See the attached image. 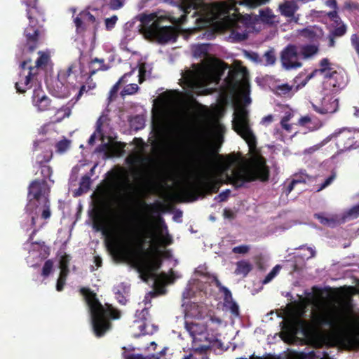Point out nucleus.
Wrapping results in <instances>:
<instances>
[{
    "label": "nucleus",
    "instance_id": "nucleus-1",
    "mask_svg": "<svg viewBox=\"0 0 359 359\" xmlns=\"http://www.w3.org/2000/svg\"><path fill=\"white\" fill-rule=\"evenodd\" d=\"M238 163L239 157L236 154L223 156L218 154V151L214 148L208 147L200 152L194 160V163L201 174L199 183L184 189V194L193 201L200 194L218 192L219 182L212 176L214 168L220 175H225L229 182L236 188H241L245 182L256 180L262 182L269 180V170L264 159L256 160L251 169L233 170L231 175H229L231 167Z\"/></svg>",
    "mask_w": 359,
    "mask_h": 359
},
{
    "label": "nucleus",
    "instance_id": "nucleus-2",
    "mask_svg": "<svg viewBox=\"0 0 359 359\" xmlns=\"http://www.w3.org/2000/svg\"><path fill=\"white\" fill-rule=\"evenodd\" d=\"M160 220L163 222V226L166 231L165 235H161L157 238L155 233L147 228V222L142 219L140 224L143 231L139 233L138 246L136 250L129 248L120 240L114 238L108 243V248L116 255L129 260L132 265L142 273L149 267L147 257L151 252H157L158 246L165 248L173 243L172 236L168 232L167 226L161 217Z\"/></svg>",
    "mask_w": 359,
    "mask_h": 359
},
{
    "label": "nucleus",
    "instance_id": "nucleus-3",
    "mask_svg": "<svg viewBox=\"0 0 359 359\" xmlns=\"http://www.w3.org/2000/svg\"><path fill=\"white\" fill-rule=\"evenodd\" d=\"M79 292L89 308L92 327L95 336L103 337L112 328L111 320H118L121 317V311L110 304L106 303L102 305L97 294L89 287H82Z\"/></svg>",
    "mask_w": 359,
    "mask_h": 359
},
{
    "label": "nucleus",
    "instance_id": "nucleus-4",
    "mask_svg": "<svg viewBox=\"0 0 359 359\" xmlns=\"http://www.w3.org/2000/svg\"><path fill=\"white\" fill-rule=\"evenodd\" d=\"M22 2L27 6L26 13L29 20V25L24 30L25 46L29 53H32L39 43L41 28L45 22L44 13L38 5V0H23Z\"/></svg>",
    "mask_w": 359,
    "mask_h": 359
},
{
    "label": "nucleus",
    "instance_id": "nucleus-5",
    "mask_svg": "<svg viewBox=\"0 0 359 359\" xmlns=\"http://www.w3.org/2000/svg\"><path fill=\"white\" fill-rule=\"evenodd\" d=\"M311 321L316 328L328 327L334 330H342L351 325L352 319L350 312L332 305L313 313Z\"/></svg>",
    "mask_w": 359,
    "mask_h": 359
},
{
    "label": "nucleus",
    "instance_id": "nucleus-6",
    "mask_svg": "<svg viewBox=\"0 0 359 359\" xmlns=\"http://www.w3.org/2000/svg\"><path fill=\"white\" fill-rule=\"evenodd\" d=\"M222 70L214 66H205L197 70H187L182 75L184 84L191 90L205 87L210 84H219Z\"/></svg>",
    "mask_w": 359,
    "mask_h": 359
},
{
    "label": "nucleus",
    "instance_id": "nucleus-7",
    "mask_svg": "<svg viewBox=\"0 0 359 359\" xmlns=\"http://www.w3.org/2000/svg\"><path fill=\"white\" fill-rule=\"evenodd\" d=\"M233 128L247 142L250 149L256 147V137L250 128L248 111L245 109H241L235 113Z\"/></svg>",
    "mask_w": 359,
    "mask_h": 359
},
{
    "label": "nucleus",
    "instance_id": "nucleus-8",
    "mask_svg": "<svg viewBox=\"0 0 359 359\" xmlns=\"http://www.w3.org/2000/svg\"><path fill=\"white\" fill-rule=\"evenodd\" d=\"M358 136L355 130L343 128L330 135V140L335 138L336 146L340 151L355 149L359 146L356 137Z\"/></svg>",
    "mask_w": 359,
    "mask_h": 359
},
{
    "label": "nucleus",
    "instance_id": "nucleus-9",
    "mask_svg": "<svg viewBox=\"0 0 359 359\" xmlns=\"http://www.w3.org/2000/svg\"><path fill=\"white\" fill-rule=\"evenodd\" d=\"M181 8L184 14H188L191 10H194L193 16L198 15L199 17L196 19V23L199 27L208 26L212 20V15L210 13H203L205 11V5L201 2H198L197 0H181Z\"/></svg>",
    "mask_w": 359,
    "mask_h": 359
},
{
    "label": "nucleus",
    "instance_id": "nucleus-10",
    "mask_svg": "<svg viewBox=\"0 0 359 359\" xmlns=\"http://www.w3.org/2000/svg\"><path fill=\"white\" fill-rule=\"evenodd\" d=\"M148 37L155 39L159 43L175 42L177 38V32L174 27L162 26L161 21H156L149 27Z\"/></svg>",
    "mask_w": 359,
    "mask_h": 359
},
{
    "label": "nucleus",
    "instance_id": "nucleus-11",
    "mask_svg": "<svg viewBox=\"0 0 359 359\" xmlns=\"http://www.w3.org/2000/svg\"><path fill=\"white\" fill-rule=\"evenodd\" d=\"M222 324V320L215 316H210L208 320L205 323V340L209 343L208 346L202 345L199 349L202 351H206L210 348L211 346H216L220 347L222 342L218 339L219 334L218 333V327Z\"/></svg>",
    "mask_w": 359,
    "mask_h": 359
},
{
    "label": "nucleus",
    "instance_id": "nucleus-12",
    "mask_svg": "<svg viewBox=\"0 0 359 359\" xmlns=\"http://www.w3.org/2000/svg\"><path fill=\"white\" fill-rule=\"evenodd\" d=\"M50 189L45 179L33 180L28 187V197L29 198V205L34 200L41 203L47 201L48 199ZM35 203V202H34Z\"/></svg>",
    "mask_w": 359,
    "mask_h": 359
},
{
    "label": "nucleus",
    "instance_id": "nucleus-13",
    "mask_svg": "<svg viewBox=\"0 0 359 359\" xmlns=\"http://www.w3.org/2000/svg\"><path fill=\"white\" fill-rule=\"evenodd\" d=\"M346 85V77L342 72L333 70L326 74L323 81V90L334 94L344 88Z\"/></svg>",
    "mask_w": 359,
    "mask_h": 359
},
{
    "label": "nucleus",
    "instance_id": "nucleus-14",
    "mask_svg": "<svg viewBox=\"0 0 359 359\" xmlns=\"http://www.w3.org/2000/svg\"><path fill=\"white\" fill-rule=\"evenodd\" d=\"M249 73L246 67H240L230 69L225 82L229 88L235 90L248 83Z\"/></svg>",
    "mask_w": 359,
    "mask_h": 359
},
{
    "label": "nucleus",
    "instance_id": "nucleus-15",
    "mask_svg": "<svg viewBox=\"0 0 359 359\" xmlns=\"http://www.w3.org/2000/svg\"><path fill=\"white\" fill-rule=\"evenodd\" d=\"M149 316V311L147 308H144L142 310H137L135 313V320L133 321L132 327L138 329L139 332L133 334L134 337L137 338L142 335L152 334L154 332L157 331L156 326H152L151 330L147 329V320Z\"/></svg>",
    "mask_w": 359,
    "mask_h": 359
},
{
    "label": "nucleus",
    "instance_id": "nucleus-16",
    "mask_svg": "<svg viewBox=\"0 0 359 359\" xmlns=\"http://www.w3.org/2000/svg\"><path fill=\"white\" fill-rule=\"evenodd\" d=\"M298 48L295 45H287L280 53V60L283 67L287 70L297 69L302 66L299 60Z\"/></svg>",
    "mask_w": 359,
    "mask_h": 359
},
{
    "label": "nucleus",
    "instance_id": "nucleus-17",
    "mask_svg": "<svg viewBox=\"0 0 359 359\" xmlns=\"http://www.w3.org/2000/svg\"><path fill=\"white\" fill-rule=\"evenodd\" d=\"M77 35L83 36L88 27L95 25V32L97 29V23L95 17L88 11H81L73 20Z\"/></svg>",
    "mask_w": 359,
    "mask_h": 359
},
{
    "label": "nucleus",
    "instance_id": "nucleus-18",
    "mask_svg": "<svg viewBox=\"0 0 359 359\" xmlns=\"http://www.w3.org/2000/svg\"><path fill=\"white\" fill-rule=\"evenodd\" d=\"M327 92L323 90L324 96L319 105L312 102L313 109L320 114H333L337 111L339 107L338 100L332 95V93L330 94Z\"/></svg>",
    "mask_w": 359,
    "mask_h": 359
},
{
    "label": "nucleus",
    "instance_id": "nucleus-19",
    "mask_svg": "<svg viewBox=\"0 0 359 359\" xmlns=\"http://www.w3.org/2000/svg\"><path fill=\"white\" fill-rule=\"evenodd\" d=\"M32 98L33 105L39 112L57 111V108L52 104V100L44 94L41 88L34 90Z\"/></svg>",
    "mask_w": 359,
    "mask_h": 359
},
{
    "label": "nucleus",
    "instance_id": "nucleus-20",
    "mask_svg": "<svg viewBox=\"0 0 359 359\" xmlns=\"http://www.w3.org/2000/svg\"><path fill=\"white\" fill-rule=\"evenodd\" d=\"M297 79L298 77H295L293 80V83L291 85L282 83L275 86L273 93L282 97L291 98L301 88L299 84L295 85L297 83Z\"/></svg>",
    "mask_w": 359,
    "mask_h": 359
},
{
    "label": "nucleus",
    "instance_id": "nucleus-21",
    "mask_svg": "<svg viewBox=\"0 0 359 359\" xmlns=\"http://www.w3.org/2000/svg\"><path fill=\"white\" fill-rule=\"evenodd\" d=\"M34 67H29L27 74L20 73V80L15 83V87L17 92L20 93H24L26 92L27 88H30V82L32 77L34 75L33 72Z\"/></svg>",
    "mask_w": 359,
    "mask_h": 359
},
{
    "label": "nucleus",
    "instance_id": "nucleus-22",
    "mask_svg": "<svg viewBox=\"0 0 359 359\" xmlns=\"http://www.w3.org/2000/svg\"><path fill=\"white\" fill-rule=\"evenodd\" d=\"M280 14L286 18L294 17L299 9V5L296 0H285L278 6Z\"/></svg>",
    "mask_w": 359,
    "mask_h": 359
},
{
    "label": "nucleus",
    "instance_id": "nucleus-23",
    "mask_svg": "<svg viewBox=\"0 0 359 359\" xmlns=\"http://www.w3.org/2000/svg\"><path fill=\"white\" fill-rule=\"evenodd\" d=\"M314 217L317 219L320 223L324 226L334 228L340 224V219L337 215L325 216L323 212L315 213Z\"/></svg>",
    "mask_w": 359,
    "mask_h": 359
},
{
    "label": "nucleus",
    "instance_id": "nucleus-24",
    "mask_svg": "<svg viewBox=\"0 0 359 359\" xmlns=\"http://www.w3.org/2000/svg\"><path fill=\"white\" fill-rule=\"evenodd\" d=\"M155 14H142L139 16V20L141 22V29L144 32V34L148 36L149 27H150L156 21H161L159 19H156Z\"/></svg>",
    "mask_w": 359,
    "mask_h": 359
},
{
    "label": "nucleus",
    "instance_id": "nucleus-25",
    "mask_svg": "<svg viewBox=\"0 0 359 359\" xmlns=\"http://www.w3.org/2000/svg\"><path fill=\"white\" fill-rule=\"evenodd\" d=\"M93 227L97 231H102L103 234L106 235L108 232V229L106 225L105 219L103 215L97 211L93 216Z\"/></svg>",
    "mask_w": 359,
    "mask_h": 359
},
{
    "label": "nucleus",
    "instance_id": "nucleus-26",
    "mask_svg": "<svg viewBox=\"0 0 359 359\" xmlns=\"http://www.w3.org/2000/svg\"><path fill=\"white\" fill-rule=\"evenodd\" d=\"M236 268L234 273L236 275H242L243 277H246L248 273L252 270V264L247 260H241L236 262Z\"/></svg>",
    "mask_w": 359,
    "mask_h": 359
},
{
    "label": "nucleus",
    "instance_id": "nucleus-27",
    "mask_svg": "<svg viewBox=\"0 0 359 359\" xmlns=\"http://www.w3.org/2000/svg\"><path fill=\"white\" fill-rule=\"evenodd\" d=\"M270 1L271 0H234V4L254 9L269 3Z\"/></svg>",
    "mask_w": 359,
    "mask_h": 359
},
{
    "label": "nucleus",
    "instance_id": "nucleus-28",
    "mask_svg": "<svg viewBox=\"0 0 359 359\" xmlns=\"http://www.w3.org/2000/svg\"><path fill=\"white\" fill-rule=\"evenodd\" d=\"M318 46L314 44H306L300 48V54L304 58H309L318 52Z\"/></svg>",
    "mask_w": 359,
    "mask_h": 359
},
{
    "label": "nucleus",
    "instance_id": "nucleus-29",
    "mask_svg": "<svg viewBox=\"0 0 359 359\" xmlns=\"http://www.w3.org/2000/svg\"><path fill=\"white\" fill-rule=\"evenodd\" d=\"M187 327L191 335L194 337H196V335H202L203 334H205V329H207V327L205 326V324L195 323H191L187 325Z\"/></svg>",
    "mask_w": 359,
    "mask_h": 359
},
{
    "label": "nucleus",
    "instance_id": "nucleus-30",
    "mask_svg": "<svg viewBox=\"0 0 359 359\" xmlns=\"http://www.w3.org/2000/svg\"><path fill=\"white\" fill-rule=\"evenodd\" d=\"M319 67L318 69L320 72V74L322 75L323 78L325 77L326 74H329V73L334 70V68L332 67V65L328 58H323L319 62Z\"/></svg>",
    "mask_w": 359,
    "mask_h": 359
},
{
    "label": "nucleus",
    "instance_id": "nucleus-31",
    "mask_svg": "<svg viewBox=\"0 0 359 359\" xmlns=\"http://www.w3.org/2000/svg\"><path fill=\"white\" fill-rule=\"evenodd\" d=\"M139 90V86L136 83H130L126 85L122 91L121 92V95L122 97H125L126 95H132L135 94Z\"/></svg>",
    "mask_w": 359,
    "mask_h": 359
},
{
    "label": "nucleus",
    "instance_id": "nucleus-32",
    "mask_svg": "<svg viewBox=\"0 0 359 359\" xmlns=\"http://www.w3.org/2000/svg\"><path fill=\"white\" fill-rule=\"evenodd\" d=\"M259 16L262 20L266 22H270L274 18V15L269 8L260 10Z\"/></svg>",
    "mask_w": 359,
    "mask_h": 359
},
{
    "label": "nucleus",
    "instance_id": "nucleus-33",
    "mask_svg": "<svg viewBox=\"0 0 359 359\" xmlns=\"http://www.w3.org/2000/svg\"><path fill=\"white\" fill-rule=\"evenodd\" d=\"M194 55L199 57H205L208 53V46L207 44L198 45L194 51Z\"/></svg>",
    "mask_w": 359,
    "mask_h": 359
},
{
    "label": "nucleus",
    "instance_id": "nucleus-34",
    "mask_svg": "<svg viewBox=\"0 0 359 359\" xmlns=\"http://www.w3.org/2000/svg\"><path fill=\"white\" fill-rule=\"evenodd\" d=\"M91 184L90 176L85 175L81 179L79 183V190L81 192H86L89 190Z\"/></svg>",
    "mask_w": 359,
    "mask_h": 359
},
{
    "label": "nucleus",
    "instance_id": "nucleus-35",
    "mask_svg": "<svg viewBox=\"0 0 359 359\" xmlns=\"http://www.w3.org/2000/svg\"><path fill=\"white\" fill-rule=\"evenodd\" d=\"M71 142L67 139L59 141L55 144L56 151L62 154L68 150L70 147Z\"/></svg>",
    "mask_w": 359,
    "mask_h": 359
},
{
    "label": "nucleus",
    "instance_id": "nucleus-36",
    "mask_svg": "<svg viewBox=\"0 0 359 359\" xmlns=\"http://www.w3.org/2000/svg\"><path fill=\"white\" fill-rule=\"evenodd\" d=\"M104 4L111 10H117L121 8L126 0H103Z\"/></svg>",
    "mask_w": 359,
    "mask_h": 359
},
{
    "label": "nucleus",
    "instance_id": "nucleus-37",
    "mask_svg": "<svg viewBox=\"0 0 359 359\" xmlns=\"http://www.w3.org/2000/svg\"><path fill=\"white\" fill-rule=\"evenodd\" d=\"M41 203L42 204V211L41 217L43 219H48L51 216V212L50 210V201L49 200H48L47 201H43Z\"/></svg>",
    "mask_w": 359,
    "mask_h": 359
},
{
    "label": "nucleus",
    "instance_id": "nucleus-38",
    "mask_svg": "<svg viewBox=\"0 0 359 359\" xmlns=\"http://www.w3.org/2000/svg\"><path fill=\"white\" fill-rule=\"evenodd\" d=\"M39 57L36 61V67H41L46 66L49 60V55L43 52H39Z\"/></svg>",
    "mask_w": 359,
    "mask_h": 359
},
{
    "label": "nucleus",
    "instance_id": "nucleus-39",
    "mask_svg": "<svg viewBox=\"0 0 359 359\" xmlns=\"http://www.w3.org/2000/svg\"><path fill=\"white\" fill-rule=\"evenodd\" d=\"M300 34L311 41L314 40L317 37V34L315 30L310 27H306L302 29Z\"/></svg>",
    "mask_w": 359,
    "mask_h": 359
},
{
    "label": "nucleus",
    "instance_id": "nucleus-40",
    "mask_svg": "<svg viewBox=\"0 0 359 359\" xmlns=\"http://www.w3.org/2000/svg\"><path fill=\"white\" fill-rule=\"evenodd\" d=\"M265 65H272L276 62V58L275 52L273 49L267 50L264 55Z\"/></svg>",
    "mask_w": 359,
    "mask_h": 359
},
{
    "label": "nucleus",
    "instance_id": "nucleus-41",
    "mask_svg": "<svg viewBox=\"0 0 359 359\" xmlns=\"http://www.w3.org/2000/svg\"><path fill=\"white\" fill-rule=\"evenodd\" d=\"M53 269V262L51 259L46 260L42 269L41 276H43L44 278L48 277L52 272Z\"/></svg>",
    "mask_w": 359,
    "mask_h": 359
},
{
    "label": "nucleus",
    "instance_id": "nucleus-42",
    "mask_svg": "<svg viewBox=\"0 0 359 359\" xmlns=\"http://www.w3.org/2000/svg\"><path fill=\"white\" fill-rule=\"evenodd\" d=\"M359 217V203L351 207L344 213V217L350 219H355Z\"/></svg>",
    "mask_w": 359,
    "mask_h": 359
},
{
    "label": "nucleus",
    "instance_id": "nucleus-43",
    "mask_svg": "<svg viewBox=\"0 0 359 359\" xmlns=\"http://www.w3.org/2000/svg\"><path fill=\"white\" fill-rule=\"evenodd\" d=\"M347 31V27L344 24H341L339 27H335L333 30H332L330 34L334 37H341L343 36Z\"/></svg>",
    "mask_w": 359,
    "mask_h": 359
},
{
    "label": "nucleus",
    "instance_id": "nucleus-44",
    "mask_svg": "<svg viewBox=\"0 0 359 359\" xmlns=\"http://www.w3.org/2000/svg\"><path fill=\"white\" fill-rule=\"evenodd\" d=\"M280 268L281 267L280 265L275 266L273 268V269L266 276V277L264 278V279L262 281V283L267 284L269 282H271L273 280V278L278 274Z\"/></svg>",
    "mask_w": 359,
    "mask_h": 359
},
{
    "label": "nucleus",
    "instance_id": "nucleus-45",
    "mask_svg": "<svg viewBox=\"0 0 359 359\" xmlns=\"http://www.w3.org/2000/svg\"><path fill=\"white\" fill-rule=\"evenodd\" d=\"M337 175L335 172H332L331 175L327 177L325 181L320 185L319 188L317 189V191H320L323 189H325L328 186H330L336 179Z\"/></svg>",
    "mask_w": 359,
    "mask_h": 359
},
{
    "label": "nucleus",
    "instance_id": "nucleus-46",
    "mask_svg": "<svg viewBox=\"0 0 359 359\" xmlns=\"http://www.w3.org/2000/svg\"><path fill=\"white\" fill-rule=\"evenodd\" d=\"M40 168H41V175L43 179H45L46 180V179L50 180V177L52 175V173H53L52 168L50 165H41Z\"/></svg>",
    "mask_w": 359,
    "mask_h": 359
},
{
    "label": "nucleus",
    "instance_id": "nucleus-47",
    "mask_svg": "<svg viewBox=\"0 0 359 359\" xmlns=\"http://www.w3.org/2000/svg\"><path fill=\"white\" fill-rule=\"evenodd\" d=\"M295 324L297 326L302 329V331L304 334L311 329V325L310 323L306 320H303L301 318H297L295 320Z\"/></svg>",
    "mask_w": 359,
    "mask_h": 359
},
{
    "label": "nucleus",
    "instance_id": "nucleus-48",
    "mask_svg": "<svg viewBox=\"0 0 359 359\" xmlns=\"http://www.w3.org/2000/svg\"><path fill=\"white\" fill-rule=\"evenodd\" d=\"M123 356L124 359H159L158 357L154 355L146 358L141 354L128 353L126 352L123 353Z\"/></svg>",
    "mask_w": 359,
    "mask_h": 359
},
{
    "label": "nucleus",
    "instance_id": "nucleus-49",
    "mask_svg": "<svg viewBox=\"0 0 359 359\" xmlns=\"http://www.w3.org/2000/svg\"><path fill=\"white\" fill-rule=\"evenodd\" d=\"M118 20V18L116 15H113L111 18H106L104 20L106 29L107 30L112 29Z\"/></svg>",
    "mask_w": 359,
    "mask_h": 359
},
{
    "label": "nucleus",
    "instance_id": "nucleus-50",
    "mask_svg": "<svg viewBox=\"0 0 359 359\" xmlns=\"http://www.w3.org/2000/svg\"><path fill=\"white\" fill-rule=\"evenodd\" d=\"M71 260V257L69 255H64L60 259V268L69 269V264Z\"/></svg>",
    "mask_w": 359,
    "mask_h": 359
},
{
    "label": "nucleus",
    "instance_id": "nucleus-51",
    "mask_svg": "<svg viewBox=\"0 0 359 359\" xmlns=\"http://www.w3.org/2000/svg\"><path fill=\"white\" fill-rule=\"evenodd\" d=\"M75 68L76 65L74 64H72L68 67L66 71L60 72L58 76L62 78L63 79H67L71 76L72 74H73V69Z\"/></svg>",
    "mask_w": 359,
    "mask_h": 359
},
{
    "label": "nucleus",
    "instance_id": "nucleus-52",
    "mask_svg": "<svg viewBox=\"0 0 359 359\" xmlns=\"http://www.w3.org/2000/svg\"><path fill=\"white\" fill-rule=\"evenodd\" d=\"M226 306H227L229 310L231 311V313L237 316L239 315V307L238 306V304H236V302H235L234 301H232V302H230L227 304H225Z\"/></svg>",
    "mask_w": 359,
    "mask_h": 359
},
{
    "label": "nucleus",
    "instance_id": "nucleus-53",
    "mask_svg": "<svg viewBox=\"0 0 359 359\" xmlns=\"http://www.w3.org/2000/svg\"><path fill=\"white\" fill-rule=\"evenodd\" d=\"M107 119V116H101L99 117V118L96 121V129L95 132L98 134L102 133V126L104 123Z\"/></svg>",
    "mask_w": 359,
    "mask_h": 359
},
{
    "label": "nucleus",
    "instance_id": "nucleus-54",
    "mask_svg": "<svg viewBox=\"0 0 359 359\" xmlns=\"http://www.w3.org/2000/svg\"><path fill=\"white\" fill-rule=\"evenodd\" d=\"M245 55L248 59L251 60L252 61L259 63L261 62V58L257 53L255 52H250V51H245Z\"/></svg>",
    "mask_w": 359,
    "mask_h": 359
},
{
    "label": "nucleus",
    "instance_id": "nucleus-55",
    "mask_svg": "<svg viewBox=\"0 0 359 359\" xmlns=\"http://www.w3.org/2000/svg\"><path fill=\"white\" fill-rule=\"evenodd\" d=\"M89 91L90 90L88 89L86 85H85V84L82 85L80 87V89H79V93H77V95L72 99V100H74V103L77 102L81 99V97H82V95L84 93H88Z\"/></svg>",
    "mask_w": 359,
    "mask_h": 359
},
{
    "label": "nucleus",
    "instance_id": "nucleus-56",
    "mask_svg": "<svg viewBox=\"0 0 359 359\" xmlns=\"http://www.w3.org/2000/svg\"><path fill=\"white\" fill-rule=\"evenodd\" d=\"M224 294V300L225 304H227L230 302L233 301L232 297V294L231 291L226 287H222V291H220Z\"/></svg>",
    "mask_w": 359,
    "mask_h": 359
},
{
    "label": "nucleus",
    "instance_id": "nucleus-57",
    "mask_svg": "<svg viewBox=\"0 0 359 359\" xmlns=\"http://www.w3.org/2000/svg\"><path fill=\"white\" fill-rule=\"evenodd\" d=\"M92 63H95V62H97V63H100L101 64V66L100 67H99L96 70H93L91 72L90 74L93 75L94 74L97 70H102V71H105L107 69H108V67L106 66L104 62V59H99V58H97L95 57V59H93L91 62Z\"/></svg>",
    "mask_w": 359,
    "mask_h": 359
},
{
    "label": "nucleus",
    "instance_id": "nucleus-58",
    "mask_svg": "<svg viewBox=\"0 0 359 359\" xmlns=\"http://www.w3.org/2000/svg\"><path fill=\"white\" fill-rule=\"evenodd\" d=\"M249 250H250L249 246L243 245L234 247L233 248L232 251H233V252L236 253V254H245V253L248 252Z\"/></svg>",
    "mask_w": 359,
    "mask_h": 359
},
{
    "label": "nucleus",
    "instance_id": "nucleus-59",
    "mask_svg": "<svg viewBox=\"0 0 359 359\" xmlns=\"http://www.w3.org/2000/svg\"><path fill=\"white\" fill-rule=\"evenodd\" d=\"M317 74H320V72L318 69H316L311 74H309L303 81L299 83L301 88L304 87L310 79L316 76Z\"/></svg>",
    "mask_w": 359,
    "mask_h": 359
},
{
    "label": "nucleus",
    "instance_id": "nucleus-60",
    "mask_svg": "<svg viewBox=\"0 0 359 359\" xmlns=\"http://www.w3.org/2000/svg\"><path fill=\"white\" fill-rule=\"evenodd\" d=\"M146 67L145 64L142 63L139 67V83H142L145 80Z\"/></svg>",
    "mask_w": 359,
    "mask_h": 359
},
{
    "label": "nucleus",
    "instance_id": "nucleus-61",
    "mask_svg": "<svg viewBox=\"0 0 359 359\" xmlns=\"http://www.w3.org/2000/svg\"><path fill=\"white\" fill-rule=\"evenodd\" d=\"M300 182H302L301 180L293 179L286 187L284 193L287 196L294 189V186Z\"/></svg>",
    "mask_w": 359,
    "mask_h": 359
},
{
    "label": "nucleus",
    "instance_id": "nucleus-62",
    "mask_svg": "<svg viewBox=\"0 0 359 359\" xmlns=\"http://www.w3.org/2000/svg\"><path fill=\"white\" fill-rule=\"evenodd\" d=\"M289 118L287 116H284L281 121L280 125L283 129H285L287 132H291L292 130V125L288 123Z\"/></svg>",
    "mask_w": 359,
    "mask_h": 359
},
{
    "label": "nucleus",
    "instance_id": "nucleus-63",
    "mask_svg": "<svg viewBox=\"0 0 359 359\" xmlns=\"http://www.w3.org/2000/svg\"><path fill=\"white\" fill-rule=\"evenodd\" d=\"M119 83H116L109 91V98L113 99L116 97L117 93L120 88Z\"/></svg>",
    "mask_w": 359,
    "mask_h": 359
},
{
    "label": "nucleus",
    "instance_id": "nucleus-64",
    "mask_svg": "<svg viewBox=\"0 0 359 359\" xmlns=\"http://www.w3.org/2000/svg\"><path fill=\"white\" fill-rule=\"evenodd\" d=\"M230 194H231V191L229 189H226L225 191L220 193L217 196V197L219 198L220 202H224L227 200Z\"/></svg>",
    "mask_w": 359,
    "mask_h": 359
}]
</instances>
